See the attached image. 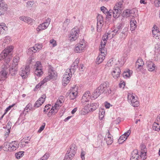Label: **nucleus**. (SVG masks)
<instances>
[{
    "label": "nucleus",
    "instance_id": "39448f33",
    "mask_svg": "<svg viewBox=\"0 0 160 160\" xmlns=\"http://www.w3.org/2000/svg\"><path fill=\"white\" fill-rule=\"evenodd\" d=\"M80 32V29L77 27H74L72 29L68 37L69 41L72 42L77 40L79 37Z\"/></svg>",
    "mask_w": 160,
    "mask_h": 160
},
{
    "label": "nucleus",
    "instance_id": "c03bdc74",
    "mask_svg": "<svg viewBox=\"0 0 160 160\" xmlns=\"http://www.w3.org/2000/svg\"><path fill=\"white\" fill-rule=\"evenodd\" d=\"M105 113V110L102 108H100L99 112V119L102 120L103 118Z\"/></svg>",
    "mask_w": 160,
    "mask_h": 160
},
{
    "label": "nucleus",
    "instance_id": "4468645a",
    "mask_svg": "<svg viewBox=\"0 0 160 160\" xmlns=\"http://www.w3.org/2000/svg\"><path fill=\"white\" fill-rule=\"evenodd\" d=\"M21 69L20 75L23 78H27L30 73V69L29 66L27 65L23 66Z\"/></svg>",
    "mask_w": 160,
    "mask_h": 160
},
{
    "label": "nucleus",
    "instance_id": "58836bf2",
    "mask_svg": "<svg viewBox=\"0 0 160 160\" xmlns=\"http://www.w3.org/2000/svg\"><path fill=\"white\" fill-rule=\"evenodd\" d=\"M71 22V20L68 18H66L63 23L62 28L63 30H65L68 27Z\"/></svg>",
    "mask_w": 160,
    "mask_h": 160
},
{
    "label": "nucleus",
    "instance_id": "9d476101",
    "mask_svg": "<svg viewBox=\"0 0 160 160\" xmlns=\"http://www.w3.org/2000/svg\"><path fill=\"white\" fill-rule=\"evenodd\" d=\"M51 21L50 18H48L44 22L40 24L36 28L38 33L47 29L50 24Z\"/></svg>",
    "mask_w": 160,
    "mask_h": 160
},
{
    "label": "nucleus",
    "instance_id": "f3484780",
    "mask_svg": "<svg viewBox=\"0 0 160 160\" xmlns=\"http://www.w3.org/2000/svg\"><path fill=\"white\" fill-rule=\"evenodd\" d=\"M97 30L100 32L103 25V19L102 16L98 14L97 16Z\"/></svg>",
    "mask_w": 160,
    "mask_h": 160
},
{
    "label": "nucleus",
    "instance_id": "9b49d317",
    "mask_svg": "<svg viewBox=\"0 0 160 160\" xmlns=\"http://www.w3.org/2000/svg\"><path fill=\"white\" fill-rule=\"evenodd\" d=\"M34 68L35 75L38 77H40L42 75L43 72L42 70V66L40 62H36L34 66Z\"/></svg>",
    "mask_w": 160,
    "mask_h": 160
},
{
    "label": "nucleus",
    "instance_id": "aec40b11",
    "mask_svg": "<svg viewBox=\"0 0 160 160\" xmlns=\"http://www.w3.org/2000/svg\"><path fill=\"white\" fill-rule=\"evenodd\" d=\"M147 68L150 72H152L157 70V67L155 64L152 62L148 61L146 62Z\"/></svg>",
    "mask_w": 160,
    "mask_h": 160
},
{
    "label": "nucleus",
    "instance_id": "7ed1b4c3",
    "mask_svg": "<svg viewBox=\"0 0 160 160\" xmlns=\"http://www.w3.org/2000/svg\"><path fill=\"white\" fill-rule=\"evenodd\" d=\"M63 98L64 97L62 96H61L59 98L55 104L52 107L51 110L48 112V115L49 117H50L57 113L60 107L64 102Z\"/></svg>",
    "mask_w": 160,
    "mask_h": 160
},
{
    "label": "nucleus",
    "instance_id": "a878e982",
    "mask_svg": "<svg viewBox=\"0 0 160 160\" xmlns=\"http://www.w3.org/2000/svg\"><path fill=\"white\" fill-rule=\"evenodd\" d=\"M105 140L108 145L112 144L113 142V136L110 134L109 131L106 134Z\"/></svg>",
    "mask_w": 160,
    "mask_h": 160
},
{
    "label": "nucleus",
    "instance_id": "1a4fd4ad",
    "mask_svg": "<svg viewBox=\"0 0 160 160\" xmlns=\"http://www.w3.org/2000/svg\"><path fill=\"white\" fill-rule=\"evenodd\" d=\"M86 46L87 44L86 42L83 40H82L75 45L74 51L76 53L83 52L84 51Z\"/></svg>",
    "mask_w": 160,
    "mask_h": 160
},
{
    "label": "nucleus",
    "instance_id": "864d4df0",
    "mask_svg": "<svg viewBox=\"0 0 160 160\" xmlns=\"http://www.w3.org/2000/svg\"><path fill=\"white\" fill-rule=\"evenodd\" d=\"M50 156V153L48 152H46L40 158L42 160H47L49 158Z\"/></svg>",
    "mask_w": 160,
    "mask_h": 160
},
{
    "label": "nucleus",
    "instance_id": "052dcab7",
    "mask_svg": "<svg viewBox=\"0 0 160 160\" xmlns=\"http://www.w3.org/2000/svg\"><path fill=\"white\" fill-rule=\"evenodd\" d=\"M45 123H43L42 126L40 127L39 129L38 130V132H41L42 130H43L45 128Z\"/></svg>",
    "mask_w": 160,
    "mask_h": 160
},
{
    "label": "nucleus",
    "instance_id": "6ab92c4d",
    "mask_svg": "<svg viewBox=\"0 0 160 160\" xmlns=\"http://www.w3.org/2000/svg\"><path fill=\"white\" fill-rule=\"evenodd\" d=\"M78 91L77 87L75 86L71 88L69 94V98L73 100L76 98L78 93Z\"/></svg>",
    "mask_w": 160,
    "mask_h": 160
},
{
    "label": "nucleus",
    "instance_id": "f704fd0d",
    "mask_svg": "<svg viewBox=\"0 0 160 160\" xmlns=\"http://www.w3.org/2000/svg\"><path fill=\"white\" fill-rule=\"evenodd\" d=\"M144 64V62L142 59L141 58H139L136 62V67L138 69H141L142 68Z\"/></svg>",
    "mask_w": 160,
    "mask_h": 160
},
{
    "label": "nucleus",
    "instance_id": "f8f14e48",
    "mask_svg": "<svg viewBox=\"0 0 160 160\" xmlns=\"http://www.w3.org/2000/svg\"><path fill=\"white\" fill-rule=\"evenodd\" d=\"M42 44H36L33 47L28 48L27 50V54L29 55L32 54L33 53L39 52L42 49Z\"/></svg>",
    "mask_w": 160,
    "mask_h": 160
},
{
    "label": "nucleus",
    "instance_id": "423d86ee",
    "mask_svg": "<svg viewBox=\"0 0 160 160\" xmlns=\"http://www.w3.org/2000/svg\"><path fill=\"white\" fill-rule=\"evenodd\" d=\"M58 78V74L57 72L54 70L53 68L51 66H50L48 70V76L44 78V80L46 82L52 80L55 81Z\"/></svg>",
    "mask_w": 160,
    "mask_h": 160
},
{
    "label": "nucleus",
    "instance_id": "3c124183",
    "mask_svg": "<svg viewBox=\"0 0 160 160\" xmlns=\"http://www.w3.org/2000/svg\"><path fill=\"white\" fill-rule=\"evenodd\" d=\"M23 152L20 151L16 153L15 156L17 159H19L22 157L23 155Z\"/></svg>",
    "mask_w": 160,
    "mask_h": 160
},
{
    "label": "nucleus",
    "instance_id": "4d7b16f0",
    "mask_svg": "<svg viewBox=\"0 0 160 160\" xmlns=\"http://www.w3.org/2000/svg\"><path fill=\"white\" fill-rule=\"evenodd\" d=\"M86 154V152L83 150L82 149L80 154L81 158L82 160H84L85 159V155Z\"/></svg>",
    "mask_w": 160,
    "mask_h": 160
},
{
    "label": "nucleus",
    "instance_id": "c9c22d12",
    "mask_svg": "<svg viewBox=\"0 0 160 160\" xmlns=\"http://www.w3.org/2000/svg\"><path fill=\"white\" fill-rule=\"evenodd\" d=\"M139 158L138 151L137 150H134L132 153L131 160H138Z\"/></svg>",
    "mask_w": 160,
    "mask_h": 160
},
{
    "label": "nucleus",
    "instance_id": "0eeeda50",
    "mask_svg": "<svg viewBox=\"0 0 160 160\" xmlns=\"http://www.w3.org/2000/svg\"><path fill=\"white\" fill-rule=\"evenodd\" d=\"M99 50L100 53L99 54L96 60V63L98 64L101 63L103 62L107 53L106 48L104 46L100 45Z\"/></svg>",
    "mask_w": 160,
    "mask_h": 160
},
{
    "label": "nucleus",
    "instance_id": "774afa93",
    "mask_svg": "<svg viewBox=\"0 0 160 160\" xmlns=\"http://www.w3.org/2000/svg\"><path fill=\"white\" fill-rule=\"evenodd\" d=\"M85 67L84 65L81 64L79 67V69L81 71H83L84 70Z\"/></svg>",
    "mask_w": 160,
    "mask_h": 160
},
{
    "label": "nucleus",
    "instance_id": "09e8293b",
    "mask_svg": "<svg viewBox=\"0 0 160 160\" xmlns=\"http://www.w3.org/2000/svg\"><path fill=\"white\" fill-rule=\"evenodd\" d=\"M46 82V81H45L44 79L36 86L34 88V91H36L37 89L39 88L42 85Z\"/></svg>",
    "mask_w": 160,
    "mask_h": 160
},
{
    "label": "nucleus",
    "instance_id": "a18cd8bd",
    "mask_svg": "<svg viewBox=\"0 0 160 160\" xmlns=\"http://www.w3.org/2000/svg\"><path fill=\"white\" fill-rule=\"evenodd\" d=\"M102 94L100 91L98 90V88L96 89V90L94 92L92 95V99H95L98 97L100 94Z\"/></svg>",
    "mask_w": 160,
    "mask_h": 160
},
{
    "label": "nucleus",
    "instance_id": "393cba45",
    "mask_svg": "<svg viewBox=\"0 0 160 160\" xmlns=\"http://www.w3.org/2000/svg\"><path fill=\"white\" fill-rule=\"evenodd\" d=\"M108 86V83L107 82H103L98 88V90L102 94L106 90Z\"/></svg>",
    "mask_w": 160,
    "mask_h": 160
},
{
    "label": "nucleus",
    "instance_id": "0e129e2a",
    "mask_svg": "<svg viewBox=\"0 0 160 160\" xmlns=\"http://www.w3.org/2000/svg\"><path fill=\"white\" fill-rule=\"evenodd\" d=\"M155 6L156 7L160 6V0H155L154 2Z\"/></svg>",
    "mask_w": 160,
    "mask_h": 160
},
{
    "label": "nucleus",
    "instance_id": "6e6552de",
    "mask_svg": "<svg viewBox=\"0 0 160 160\" xmlns=\"http://www.w3.org/2000/svg\"><path fill=\"white\" fill-rule=\"evenodd\" d=\"M127 99L128 102L132 106L138 107L139 103L137 100V97L135 95L132 93H128L127 96Z\"/></svg>",
    "mask_w": 160,
    "mask_h": 160
},
{
    "label": "nucleus",
    "instance_id": "79ce46f5",
    "mask_svg": "<svg viewBox=\"0 0 160 160\" xmlns=\"http://www.w3.org/2000/svg\"><path fill=\"white\" fill-rule=\"evenodd\" d=\"M137 22L135 20H132L130 22V30L134 31L137 27Z\"/></svg>",
    "mask_w": 160,
    "mask_h": 160
},
{
    "label": "nucleus",
    "instance_id": "bb28decb",
    "mask_svg": "<svg viewBox=\"0 0 160 160\" xmlns=\"http://www.w3.org/2000/svg\"><path fill=\"white\" fill-rule=\"evenodd\" d=\"M88 106V108L90 112H92L96 110L98 107L99 104L98 103L91 102L90 104L86 105Z\"/></svg>",
    "mask_w": 160,
    "mask_h": 160
},
{
    "label": "nucleus",
    "instance_id": "bf43d9fd",
    "mask_svg": "<svg viewBox=\"0 0 160 160\" xmlns=\"http://www.w3.org/2000/svg\"><path fill=\"white\" fill-rule=\"evenodd\" d=\"M123 30H124L122 32H121V34L122 35V37H120V38H122L123 37L124 38H125V32H126L128 31V28H127L126 27H125L124 29H123Z\"/></svg>",
    "mask_w": 160,
    "mask_h": 160
},
{
    "label": "nucleus",
    "instance_id": "4be33fe9",
    "mask_svg": "<svg viewBox=\"0 0 160 160\" xmlns=\"http://www.w3.org/2000/svg\"><path fill=\"white\" fill-rule=\"evenodd\" d=\"M154 58L156 61L160 60V45L158 44L155 45V46Z\"/></svg>",
    "mask_w": 160,
    "mask_h": 160
},
{
    "label": "nucleus",
    "instance_id": "a19ab883",
    "mask_svg": "<svg viewBox=\"0 0 160 160\" xmlns=\"http://www.w3.org/2000/svg\"><path fill=\"white\" fill-rule=\"evenodd\" d=\"M114 9H115L119 10L122 11L123 9V5L122 3L121 2H119L116 3L114 7Z\"/></svg>",
    "mask_w": 160,
    "mask_h": 160
},
{
    "label": "nucleus",
    "instance_id": "7c9ffc66",
    "mask_svg": "<svg viewBox=\"0 0 160 160\" xmlns=\"http://www.w3.org/2000/svg\"><path fill=\"white\" fill-rule=\"evenodd\" d=\"M8 9V5L3 1H0V10L3 12L7 11Z\"/></svg>",
    "mask_w": 160,
    "mask_h": 160
},
{
    "label": "nucleus",
    "instance_id": "49530a36",
    "mask_svg": "<svg viewBox=\"0 0 160 160\" xmlns=\"http://www.w3.org/2000/svg\"><path fill=\"white\" fill-rule=\"evenodd\" d=\"M152 128L155 131H159L160 130V123L154 122Z\"/></svg>",
    "mask_w": 160,
    "mask_h": 160
},
{
    "label": "nucleus",
    "instance_id": "e433bc0d",
    "mask_svg": "<svg viewBox=\"0 0 160 160\" xmlns=\"http://www.w3.org/2000/svg\"><path fill=\"white\" fill-rule=\"evenodd\" d=\"M132 71L129 69L126 70L123 73V76L124 78H129L132 75Z\"/></svg>",
    "mask_w": 160,
    "mask_h": 160
},
{
    "label": "nucleus",
    "instance_id": "6e6d98bb",
    "mask_svg": "<svg viewBox=\"0 0 160 160\" xmlns=\"http://www.w3.org/2000/svg\"><path fill=\"white\" fill-rule=\"evenodd\" d=\"M49 42L53 47H55L57 45L56 41L53 39H52L50 40Z\"/></svg>",
    "mask_w": 160,
    "mask_h": 160
},
{
    "label": "nucleus",
    "instance_id": "4c0bfd02",
    "mask_svg": "<svg viewBox=\"0 0 160 160\" xmlns=\"http://www.w3.org/2000/svg\"><path fill=\"white\" fill-rule=\"evenodd\" d=\"M90 111L88 108V106L86 105L84 107L82 108L80 112L81 115H85L88 114Z\"/></svg>",
    "mask_w": 160,
    "mask_h": 160
},
{
    "label": "nucleus",
    "instance_id": "338daca9",
    "mask_svg": "<svg viewBox=\"0 0 160 160\" xmlns=\"http://www.w3.org/2000/svg\"><path fill=\"white\" fill-rule=\"evenodd\" d=\"M123 25L122 23H119L118 24L117 27L115 29H117V30H118V32L119 31L121 30L122 28Z\"/></svg>",
    "mask_w": 160,
    "mask_h": 160
},
{
    "label": "nucleus",
    "instance_id": "c85d7f7f",
    "mask_svg": "<svg viewBox=\"0 0 160 160\" xmlns=\"http://www.w3.org/2000/svg\"><path fill=\"white\" fill-rule=\"evenodd\" d=\"M19 19L22 21L27 23L28 24H32L33 20L31 18L25 16H21L19 17Z\"/></svg>",
    "mask_w": 160,
    "mask_h": 160
},
{
    "label": "nucleus",
    "instance_id": "412c9836",
    "mask_svg": "<svg viewBox=\"0 0 160 160\" xmlns=\"http://www.w3.org/2000/svg\"><path fill=\"white\" fill-rule=\"evenodd\" d=\"M152 32L153 37L156 39H159L160 38V32L156 26L154 25L153 27Z\"/></svg>",
    "mask_w": 160,
    "mask_h": 160
},
{
    "label": "nucleus",
    "instance_id": "c756f323",
    "mask_svg": "<svg viewBox=\"0 0 160 160\" xmlns=\"http://www.w3.org/2000/svg\"><path fill=\"white\" fill-rule=\"evenodd\" d=\"M115 60L113 58L110 59L106 65V67H111L112 68L114 67L117 66L115 63Z\"/></svg>",
    "mask_w": 160,
    "mask_h": 160
},
{
    "label": "nucleus",
    "instance_id": "ea45409f",
    "mask_svg": "<svg viewBox=\"0 0 160 160\" xmlns=\"http://www.w3.org/2000/svg\"><path fill=\"white\" fill-rule=\"evenodd\" d=\"M122 12V11L121 10H119V9L118 10V9L117 10L114 9L113 11V17L115 18H118L120 16Z\"/></svg>",
    "mask_w": 160,
    "mask_h": 160
},
{
    "label": "nucleus",
    "instance_id": "37998d69",
    "mask_svg": "<svg viewBox=\"0 0 160 160\" xmlns=\"http://www.w3.org/2000/svg\"><path fill=\"white\" fill-rule=\"evenodd\" d=\"M101 10L105 14H107L108 16H111V13H112L111 12H112V10H110L108 11V10L104 6L102 7L101 8Z\"/></svg>",
    "mask_w": 160,
    "mask_h": 160
},
{
    "label": "nucleus",
    "instance_id": "a211bd4d",
    "mask_svg": "<svg viewBox=\"0 0 160 160\" xmlns=\"http://www.w3.org/2000/svg\"><path fill=\"white\" fill-rule=\"evenodd\" d=\"M9 65L7 64L6 68L3 69L0 72V80H5L7 78L8 74V67Z\"/></svg>",
    "mask_w": 160,
    "mask_h": 160
},
{
    "label": "nucleus",
    "instance_id": "5fc2aeb1",
    "mask_svg": "<svg viewBox=\"0 0 160 160\" xmlns=\"http://www.w3.org/2000/svg\"><path fill=\"white\" fill-rule=\"evenodd\" d=\"M141 148V153H147V149L146 148V146L144 144H142L140 146Z\"/></svg>",
    "mask_w": 160,
    "mask_h": 160
},
{
    "label": "nucleus",
    "instance_id": "dca6fc26",
    "mask_svg": "<svg viewBox=\"0 0 160 160\" xmlns=\"http://www.w3.org/2000/svg\"><path fill=\"white\" fill-rule=\"evenodd\" d=\"M91 98V96L90 92L88 91H87L82 97L81 103L83 105L85 104L86 102H88Z\"/></svg>",
    "mask_w": 160,
    "mask_h": 160
},
{
    "label": "nucleus",
    "instance_id": "f257e3e1",
    "mask_svg": "<svg viewBox=\"0 0 160 160\" xmlns=\"http://www.w3.org/2000/svg\"><path fill=\"white\" fill-rule=\"evenodd\" d=\"M79 59H76L71 66V68L68 69L66 70L64 75L63 76L62 79V84L65 86L68 83L71 78V77L72 73H73L75 70L78 67V63H79Z\"/></svg>",
    "mask_w": 160,
    "mask_h": 160
},
{
    "label": "nucleus",
    "instance_id": "b1692460",
    "mask_svg": "<svg viewBox=\"0 0 160 160\" xmlns=\"http://www.w3.org/2000/svg\"><path fill=\"white\" fill-rule=\"evenodd\" d=\"M131 133V131L129 130L127 132H125L119 138L118 141V143H122L125 141L129 135Z\"/></svg>",
    "mask_w": 160,
    "mask_h": 160
},
{
    "label": "nucleus",
    "instance_id": "de8ad7c7",
    "mask_svg": "<svg viewBox=\"0 0 160 160\" xmlns=\"http://www.w3.org/2000/svg\"><path fill=\"white\" fill-rule=\"evenodd\" d=\"M77 149V148L75 144H72L71 145L70 148L68 151L75 154L76 153Z\"/></svg>",
    "mask_w": 160,
    "mask_h": 160
},
{
    "label": "nucleus",
    "instance_id": "72a5a7b5",
    "mask_svg": "<svg viewBox=\"0 0 160 160\" xmlns=\"http://www.w3.org/2000/svg\"><path fill=\"white\" fill-rule=\"evenodd\" d=\"M8 30L7 27L5 23H0V34H3Z\"/></svg>",
    "mask_w": 160,
    "mask_h": 160
},
{
    "label": "nucleus",
    "instance_id": "69168bd1",
    "mask_svg": "<svg viewBox=\"0 0 160 160\" xmlns=\"http://www.w3.org/2000/svg\"><path fill=\"white\" fill-rule=\"evenodd\" d=\"M125 83L123 81H121L119 83V87L123 88L125 86Z\"/></svg>",
    "mask_w": 160,
    "mask_h": 160
},
{
    "label": "nucleus",
    "instance_id": "603ef678",
    "mask_svg": "<svg viewBox=\"0 0 160 160\" xmlns=\"http://www.w3.org/2000/svg\"><path fill=\"white\" fill-rule=\"evenodd\" d=\"M34 4V1H29L26 3V6L28 8H31L32 7Z\"/></svg>",
    "mask_w": 160,
    "mask_h": 160
},
{
    "label": "nucleus",
    "instance_id": "8fccbe9b",
    "mask_svg": "<svg viewBox=\"0 0 160 160\" xmlns=\"http://www.w3.org/2000/svg\"><path fill=\"white\" fill-rule=\"evenodd\" d=\"M19 59L20 58L19 56H15L13 58L12 64L18 66V63L19 61Z\"/></svg>",
    "mask_w": 160,
    "mask_h": 160
},
{
    "label": "nucleus",
    "instance_id": "2eb2a0df",
    "mask_svg": "<svg viewBox=\"0 0 160 160\" xmlns=\"http://www.w3.org/2000/svg\"><path fill=\"white\" fill-rule=\"evenodd\" d=\"M121 72V70L118 66L111 68V74L114 79H116L120 77Z\"/></svg>",
    "mask_w": 160,
    "mask_h": 160
},
{
    "label": "nucleus",
    "instance_id": "473e14b6",
    "mask_svg": "<svg viewBox=\"0 0 160 160\" xmlns=\"http://www.w3.org/2000/svg\"><path fill=\"white\" fill-rule=\"evenodd\" d=\"M133 11L130 9H126L122 13V16L124 17H128L130 16H133Z\"/></svg>",
    "mask_w": 160,
    "mask_h": 160
},
{
    "label": "nucleus",
    "instance_id": "13d9d810",
    "mask_svg": "<svg viewBox=\"0 0 160 160\" xmlns=\"http://www.w3.org/2000/svg\"><path fill=\"white\" fill-rule=\"evenodd\" d=\"M32 105L31 103L28 104L26 107L25 109L27 110L28 112L29 111L31 110L32 109Z\"/></svg>",
    "mask_w": 160,
    "mask_h": 160
},
{
    "label": "nucleus",
    "instance_id": "cd10ccee",
    "mask_svg": "<svg viewBox=\"0 0 160 160\" xmlns=\"http://www.w3.org/2000/svg\"><path fill=\"white\" fill-rule=\"evenodd\" d=\"M18 66L12 63L9 69L10 73L11 75L13 76L16 74L18 71Z\"/></svg>",
    "mask_w": 160,
    "mask_h": 160
},
{
    "label": "nucleus",
    "instance_id": "2f4dec72",
    "mask_svg": "<svg viewBox=\"0 0 160 160\" xmlns=\"http://www.w3.org/2000/svg\"><path fill=\"white\" fill-rule=\"evenodd\" d=\"M75 154L71 152L68 151L67 153L66 154L63 160H72Z\"/></svg>",
    "mask_w": 160,
    "mask_h": 160
},
{
    "label": "nucleus",
    "instance_id": "5701e85b",
    "mask_svg": "<svg viewBox=\"0 0 160 160\" xmlns=\"http://www.w3.org/2000/svg\"><path fill=\"white\" fill-rule=\"evenodd\" d=\"M46 98L45 94H43L42 95L41 97L36 102L34 105V107L36 108H38L40 106L44 103Z\"/></svg>",
    "mask_w": 160,
    "mask_h": 160
},
{
    "label": "nucleus",
    "instance_id": "680f3d73",
    "mask_svg": "<svg viewBox=\"0 0 160 160\" xmlns=\"http://www.w3.org/2000/svg\"><path fill=\"white\" fill-rule=\"evenodd\" d=\"M51 107V105H46L44 108L43 111L45 112H48V110Z\"/></svg>",
    "mask_w": 160,
    "mask_h": 160
},
{
    "label": "nucleus",
    "instance_id": "e2e57ef3",
    "mask_svg": "<svg viewBox=\"0 0 160 160\" xmlns=\"http://www.w3.org/2000/svg\"><path fill=\"white\" fill-rule=\"evenodd\" d=\"M140 157L142 159H145L147 158L146 153H141Z\"/></svg>",
    "mask_w": 160,
    "mask_h": 160
},
{
    "label": "nucleus",
    "instance_id": "ddd939ff",
    "mask_svg": "<svg viewBox=\"0 0 160 160\" xmlns=\"http://www.w3.org/2000/svg\"><path fill=\"white\" fill-rule=\"evenodd\" d=\"M4 145V146H8V150L12 151L16 150L19 147V144L18 142L13 141L8 144L7 142H5Z\"/></svg>",
    "mask_w": 160,
    "mask_h": 160
},
{
    "label": "nucleus",
    "instance_id": "f03ea898",
    "mask_svg": "<svg viewBox=\"0 0 160 160\" xmlns=\"http://www.w3.org/2000/svg\"><path fill=\"white\" fill-rule=\"evenodd\" d=\"M13 48V46H9L7 47L0 54V60L4 59L7 63L9 62L12 57L11 52L12 51Z\"/></svg>",
    "mask_w": 160,
    "mask_h": 160
},
{
    "label": "nucleus",
    "instance_id": "20e7f679",
    "mask_svg": "<svg viewBox=\"0 0 160 160\" xmlns=\"http://www.w3.org/2000/svg\"><path fill=\"white\" fill-rule=\"evenodd\" d=\"M117 33H118V30L116 29L112 30L109 31L107 33H105L102 38V40L101 42V45L105 47L107 40L108 39H111Z\"/></svg>",
    "mask_w": 160,
    "mask_h": 160
}]
</instances>
